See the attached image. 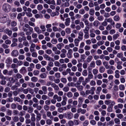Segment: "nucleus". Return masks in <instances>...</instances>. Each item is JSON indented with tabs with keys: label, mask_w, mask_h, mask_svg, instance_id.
Here are the masks:
<instances>
[{
	"label": "nucleus",
	"mask_w": 126,
	"mask_h": 126,
	"mask_svg": "<svg viewBox=\"0 0 126 126\" xmlns=\"http://www.w3.org/2000/svg\"><path fill=\"white\" fill-rule=\"evenodd\" d=\"M8 19V16L7 14H4L2 16L0 17V21L3 23L6 22Z\"/></svg>",
	"instance_id": "nucleus-1"
},
{
	"label": "nucleus",
	"mask_w": 126,
	"mask_h": 126,
	"mask_svg": "<svg viewBox=\"0 0 126 126\" xmlns=\"http://www.w3.org/2000/svg\"><path fill=\"white\" fill-rule=\"evenodd\" d=\"M11 7L10 6L7 4H4L2 7V9L6 12H8L10 10Z\"/></svg>",
	"instance_id": "nucleus-2"
},
{
	"label": "nucleus",
	"mask_w": 126,
	"mask_h": 126,
	"mask_svg": "<svg viewBox=\"0 0 126 126\" xmlns=\"http://www.w3.org/2000/svg\"><path fill=\"white\" fill-rule=\"evenodd\" d=\"M34 112L36 114V120L37 122H38L40 120L41 118V114L39 113L38 111L37 110H34Z\"/></svg>",
	"instance_id": "nucleus-3"
},
{
	"label": "nucleus",
	"mask_w": 126,
	"mask_h": 126,
	"mask_svg": "<svg viewBox=\"0 0 126 126\" xmlns=\"http://www.w3.org/2000/svg\"><path fill=\"white\" fill-rule=\"evenodd\" d=\"M106 20L107 21V22L110 23L111 25L112 26L114 25L115 24L113 20L112 19L110 18H106L105 19V21Z\"/></svg>",
	"instance_id": "nucleus-4"
},
{
	"label": "nucleus",
	"mask_w": 126,
	"mask_h": 126,
	"mask_svg": "<svg viewBox=\"0 0 126 126\" xmlns=\"http://www.w3.org/2000/svg\"><path fill=\"white\" fill-rule=\"evenodd\" d=\"M18 54V52L16 50H13L11 53V54L12 56L13 57H16Z\"/></svg>",
	"instance_id": "nucleus-5"
},
{
	"label": "nucleus",
	"mask_w": 126,
	"mask_h": 126,
	"mask_svg": "<svg viewBox=\"0 0 126 126\" xmlns=\"http://www.w3.org/2000/svg\"><path fill=\"white\" fill-rule=\"evenodd\" d=\"M5 33L7 34L8 35L10 36L12 34V31L11 30H9L8 28L4 30Z\"/></svg>",
	"instance_id": "nucleus-6"
},
{
	"label": "nucleus",
	"mask_w": 126,
	"mask_h": 126,
	"mask_svg": "<svg viewBox=\"0 0 126 126\" xmlns=\"http://www.w3.org/2000/svg\"><path fill=\"white\" fill-rule=\"evenodd\" d=\"M70 18L68 17L65 19V24L66 26H68L70 25Z\"/></svg>",
	"instance_id": "nucleus-7"
},
{
	"label": "nucleus",
	"mask_w": 126,
	"mask_h": 126,
	"mask_svg": "<svg viewBox=\"0 0 126 126\" xmlns=\"http://www.w3.org/2000/svg\"><path fill=\"white\" fill-rule=\"evenodd\" d=\"M119 73L120 72L118 70H116L115 71L114 77L115 78L117 79L119 78L120 77Z\"/></svg>",
	"instance_id": "nucleus-8"
},
{
	"label": "nucleus",
	"mask_w": 126,
	"mask_h": 126,
	"mask_svg": "<svg viewBox=\"0 0 126 126\" xmlns=\"http://www.w3.org/2000/svg\"><path fill=\"white\" fill-rule=\"evenodd\" d=\"M59 14V12L58 11H55V12H52L50 14L51 16L54 17L55 16H58Z\"/></svg>",
	"instance_id": "nucleus-9"
},
{
	"label": "nucleus",
	"mask_w": 126,
	"mask_h": 126,
	"mask_svg": "<svg viewBox=\"0 0 126 126\" xmlns=\"http://www.w3.org/2000/svg\"><path fill=\"white\" fill-rule=\"evenodd\" d=\"M52 87L54 88L55 90H58L59 89L58 86L55 83H52Z\"/></svg>",
	"instance_id": "nucleus-10"
},
{
	"label": "nucleus",
	"mask_w": 126,
	"mask_h": 126,
	"mask_svg": "<svg viewBox=\"0 0 126 126\" xmlns=\"http://www.w3.org/2000/svg\"><path fill=\"white\" fill-rule=\"evenodd\" d=\"M34 29L35 31L38 34L41 33L42 32V31L40 30L39 28L38 27H35Z\"/></svg>",
	"instance_id": "nucleus-11"
},
{
	"label": "nucleus",
	"mask_w": 126,
	"mask_h": 126,
	"mask_svg": "<svg viewBox=\"0 0 126 126\" xmlns=\"http://www.w3.org/2000/svg\"><path fill=\"white\" fill-rule=\"evenodd\" d=\"M12 62L11 59L10 57L7 58L5 60L6 63L8 64H10Z\"/></svg>",
	"instance_id": "nucleus-12"
},
{
	"label": "nucleus",
	"mask_w": 126,
	"mask_h": 126,
	"mask_svg": "<svg viewBox=\"0 0 126 126\" xmlns=\"http://www.w3.org/2000/svg\"><path fill=\"white\" fill-rule=\"evenodd\" d=\"M25 14V13L24 12L19 13L17 15V18L18 19H19L22 18L21 17L22 16H24Z\"/></svg>",
	"instance_id": "nucleus-13"
},
{
	"label": "nucleus",
	"mask_w": 126,
	"mask_h": 126,
	"mask_svg": "<svg viewBox=\"0 0 126 126\" xmlns=\"http://www.w3.org/2000/svg\"><path fill=\"white\" fill-rule=\"evenodd\" d=\"M75 86L77 88L78 90L79 91H81L83 89V86L81 85H76V84H75Z\"/></svg>",
	"instance_id": "nucleus-14"
},
{
	"label": "nucleus",
	"mask_w": 126,
	"mask_h": 126,
	"mask_svg": "<svg viewBox=\"0 0 126 126\" xmlns=\"http://www.w3.org/2000/svg\"><path fill=\"white\" fill-rule=\"evenodd\" d=\"M103 64L106 69H108L110 68V66L108 65V62L106 61L104 62H103Z\"/></svg>",
	"instance_id": "nucleus-15"
},
{
	"label": "nucleus",
	"mask_w": 126,
	"mask_h": 126,
	"mask_svg": "<svg viewBox=\"0 0 126 126\" xmlns=\"http://www.w3.org/2000/svg\"><path fill=\"white\" fill-rule=\"evenodd\" d=\"M92 72L94 76L96 75V76L95 77V79H96V75L98 72V70L96 68L94 69H93L92 70Z\"/></svg>",
	"instance_id": "nucleus-16"
},
{
	"label": "nucleus",
	"mask_w": 126,
	"mask_h": 126,
	"mask_svg": "<svg viewBox=\"0 0 126 126\" xmlns=\"http://www.w3.org/2000/svg\"><path fill=\"white\" fill-rule=\"evenodd\" d=\"M105 70V68L103 66H100L99 68V71L101 73L104 72Z\"/></svg>",
	"instance_id": "nucleus-17"
},
{
	"label": "nucleus",
	"mask_w": 126,
	"mask_h": 126,
	"mask_svg": "<svg viewBox=\"0 0 126 126\" xmlns=\"http://www.w3.org/2000/svg\"><path fill=\"white\" fill-rule=\"evenodd\" d=\"M28 85L29 87L33 88L35 87V84L33 82H29L28 83Z\"/></svg>",
	"instance_id": "nucleus-18"
},
{
	"label": "nucleus",
	"mask_w": 126,
	"mask_h": 126,
	"mask_svg": "<svg viewBox=\"0 0 126 126\" xmlns=\"http://www.w3.org/2000/svg\"><path fill=\"white\" fill-rule=\"evenodd\" d=\"M44 58L46 59V60H48V61H50L51 58L48 55L45 54L43 56Z\"/></svg>",
	"instance_id": "nucleus-19"
},
{
	"label": "nucleus",
	"mask_w": 126,
	"mask_h": 126,
	"mask_svg": "<svg viewBox=\"0 0 126 126\" xmlns=\"http://www.w3.org/2000/svg\"><path fill=\"white\" fill-rule=\"evenodd\" d=\"M13 120V122H17L19 121V118L17 116H15L14 117Z\"/></svg>",
	"instance_id": "nucleus-20"
},
{
	"label": "nucleus",
	"mask_w": 126,
	"mask_h": 126,
	"mask_svg": "<svg viewBox=\"0 0 126 126\" xmlns=\"http://www.w3.org/2000/svg\"><path fill=\"white\" fill-rule=\"evenodd\" d=\"M31 81L33 82H35L38 80V78L35 77H33L31 78Z\"/></svg>",
	"instance_id": "nucleus-21"
},
{
	"label": "nucleus",
	"mask_w": 126,
	"mask_h": 126,
	"mask_svg": "<svg viewBox=\"0 0 126 126\" xmlns=\"http://www.w3.org/2000/svg\"><path fill=\"white\" fill-rule=\"evenodd\" d=\"M93 58V57L91 55L89 56L87 59V62L88 63L90 62L92 60Z\"/></svg>",
	"instance_id": "nucleus-22"
},
{
	"label": "nucleus",
	"mask_w": 126,
	"mask_h": 126,
	"mask_svg": "<svg viewBox=\"0 0 126 126\" xmlns=\"http://www.w3.org/2000/svg\"><path fill=\"white\" fill-rule=\"evenodd\" d=\"M14 100L15 101H16L18 102H20L21 101V99L19 97H15L14 98Z\"/></svg>",
	"instance_id": "nucleus-23"
},
{
	"label": "nucleus",
	"mask_w": 126,
	"mask_h": 126,
	"mask_svg": "<svg viewBox=\"0 0 126 126\" xmlns=\"http://www.w3.org/2000/svg\"><path fill=\"white\" fill-rule=\"evenodd\" d=\"M94 13V10L92 8L90 9L89 10V14L92 16H93Z\"/></svg>",
	"instance_id": "nucleus-24"
},
{
	"label": "nucleus",
	"mask_w": 126,
	"mask_h": 126,
	"mask_svg": "<svg viewBox=\"0 0 126 126\" xmlns=\"http://www.w3.org/2000/svg\"><path fill=\"white\" fill-rule=\"evenodd\" d=\"M99 22L97 20H95L94 22L93 25L95 27H97L99 25Z\"/></svg>",
	"instance_id": "nucleus-25"
},
{
	"label": "nucleus",
	"mask_w": 126,
	"mask_h": 126,
	"mask_svg": "<svg viewBox=\"0 0 126 126\" xmlns=\"http://www.w3.org/2000/svg\"><path fill=\"white\" fill-rule=\"evenodd\" d=\"M119 88L120 90H124L125 88V86L122 84H121L119 86Z\"/></svg>",
	"instance_id": "nucleus-26"
},
{
	"label": "nucleus",
	"mask_w": 126,
	"mask_h": 126,
	"mask_svg": "<svg viewBox=\"0 0 126 126\" xmlns=\"http://www.w3.org/2000/svg\"><path fill=\"white\" fill-rule=\"evenodd\" d=\"M79 39H75L74 40V42L76 46L77 47L78 46L79 43Z\"/></svg>",
	"instance_id": "nucleus-27"
},
{
	"label": "nucleus",
	"mask_w": 126,
	"mask_h": 126,
	"mask_svg": "<svg viewBox=\"0 0 126 126\" xmlns=\"http://www.w3.org/2000/svg\"><path fill=\"white\" fill-rule=\"evenodd\" d=\"M16 78L18 79H20L22 77V75L19 73H17L16 74Z\"/></svg>",
	"instance_id": "nucleus-28"
},
{
	"label": "nucleus",
	"mask_w": 126,
	"mask_h": 126,
	"mask_svg": "<svg viewBox=\"0 0 126 126\" xmlns=\"http://www.w3.org/2000/svg\"><path fill=\"white\" fill-rule=\"evenodd\" d=\"M114 121L115 123L119 125L120 123V120L118 118H115Z\"/></svg>",
	"instance_id": "nucleus-29"
},
{
	"label": "nucleus",
	"mask_w": 126,
	"mask_h": 126,
	"mask_svg": "<svg viewBox=\"0 0 126 126\" xmlns=\"http://www.w3.org/2000/svg\"><path fill=\"white\" fill-rule=\"evenodd\" d=\"M89 74L88 75V77L90 79H92L93 77V75L92 74L91 72L89 71Z\"/></svg>",
	"instance_id": "nucleus-30"
},
{
	"label": "nucleus",
	"mask_w": 126,
	"mask_h": 126,
	"mask_svg": "<svg viewBox=\"0 0 126 126\" xmlns=\"http://www.w3.org/2000/svg\"><path fill=\"white\" fill-rule=\"evenodd\" d=\"M120 19V17L116 15L114 16L113 19L114 20L116 21H117L119 20Z\"/></svg>",
	"instance_id": "nucleus-31"
},
{
	"label": "nucleus",
	"mask_w": 126,
	"mask_h": 126,
	"mask_svg": "<svg viewBox=\"0 0 126 126\" xmlns=\"http://www.w3.org/2000/svg\"><path fill=\"white\" fill-rule=\"evenodd\" d=\"M66 95L68 98H71L72 97L73 94L71 92H69L67 93Z\"/></svg>",
	"instance_id": "nucleus-32"
},
{
	"label": "nucleus",
	"mask_w": 126,
	"mask_h": 126,
	"mask_svg": "<svg viewBox=\"0 0 126 126\" xmlns=\"http://www.w3.org/2000/svg\"><path fill=\"white\" fill-rule=\"evenodd\" d=\"M62 45L64 46L63 44L62 43L58 44L57 45V48L59 50L61 49Z\"/></svg>",
	"instance_id": "nucleus-33"
},
{
	"label": "nucleus",
	"mask_w": 126,
	"mask_h": 126,
	"mask_svg": "<svg viewBox=\"0 0 126 126\" xmlns=\"http://www.w3.org/2000/svg\"><path fill=\"white\" fill-rule=\"evenodd\" d=\"M95 63L96 65L98 66H100L102 64L101 61L99 60H96Z\"/></svg>",
	"instance_id": "nucleus-34"
},
{
	"label": "nucleus",
	"mask_w": 126,
	"mask_h": 126,
	"mask_svg": "<svg viewBox=\"0 0 126 126\" xmlns=\"http://www.w3.org/2000/svg\"><path fill=\"white\" fill-rule=\"evenodd\" d=\"M25 58V56L23 55H19L18 57V59L19 60H22Z\"/></svg>",
	"instance_id": "nucleus-35"
},
{
	"label": "nucleus",
	"mask_w": 126,
	"mask_h": 126,
	"mask_svg": "<svg viewBox=\"0 0 126 126\" xmlns=\"http://www.w3.org/2000/svg\"><path fill=\"white\" fill-rule=\"evenodd\" d=\"M11 107L12 109L15 110L16 108V105L15 104L13 103L11 104Z\"/></svg>",
	"instance_id": "nucleus-36"
},
{
	"label": "nucleus",
	"mask_w": 126,
	"mask_h": 126,
	"mask_svg": "<svg viewBox=\"0 0 126 126\" xmlns=\"http://www.w3.org/2000/svg\"><path fill=\"white\" fill-rule=\"evenodd\" d=\"M21 90H22L23 93L25 94H27L29 90L28 89H24L22 88Z\"/></svg>",
	"instance_id": "nucleus-37"
},
{
	"label": "nucleus",
	"mask_w": 126,
	"mask_h": 126,
	"mask_svg": "<svg viewBox=\"0 0 126 126\" xmlns=\"http://www.w3.org/2000/svg\"><path fill=\"white\" fill-rule=\"evenodd\" d=\"M17 25V23L15 21H12L11 23V25L13 27L16 26Z\"/></svg>",
	"instance_id": "nucleus-38"
},
{
	"label": "nucleus",
	"mask_w": 126,
	"mask_h": 126,
	"mask_svg": "<svg viewBox=\"0 0 126 126\" xmlns=\"http://www.w3.org/2000/svg\"><path fill=\"white\" fill-rule=\"evenodd\" d=\"M90 66L92 68L95 67V63L94 61H92L90 64Z\"/></svg>",
	"instance_id": "nucleus-39"
},
{
	"label": "nucleus",
	"mask_w": 126,
	"mask_h": 126,
	"mask_svg": "<svg viewBox=\"0 0 126 126\" xmlns=\"http://www.w3.org/2000/svg\"><path fill=\"white\" fill-rule=\"evenodd\" d=\"M33 110V109L31 107H29L28 108V112L30 113H32Z\"/></svg>",
	"instance_id": "nucleus-40"
},
{
	"label": "nucleus",
	"mask_w": 126,
	"mask_h": 126,
	"mask_svg": "<svg viewBox=\"0 0 126 126\" xmlns=\"http://www.w3.org/2000/svg\"><path fill=\"white\" fill-rule=\"evenodd\" d=\"M89 28L87 27H85V29L83 30V31L84 33L85 34L89 33V29H88Z\"/></svg>",
	"instance_id": "nucleus-41"
},
{
	"label": "nucleus",
	"mask_w": 126,
	"mask_h": 126,
	"mask_svg": "<svg viewBox=\"0 0 126 126\" xmlns=\"http://www.w3.org/2000/svg\"><path fill=\"white\" fill-rule=\"evenodd\" d=\"M16 14L15 13H12L11 14V18L12 19L15 18L16 17Z\"/></svg>",
	"instance_id": "nucleus-42"
},
{
	"label": "nucleus",
	"mask_w": 126,
	"mask_h": 126,
	"mask_svg": "<svg viewBox=\"0 0 126 126\" xmlns=\"http://www.w3.org/2000/svg\"><path fill=\"white\" fill-rule=\"evenodd\" d=\"M71 113L70 112H68L67 113V118L69 119H71L72 117L71 116Z\"/></svg>",
	"instance_id": "nucleus-43"
},
{
	"label": "nucleus",
	"mask_w": 126,
	"mask_h": 126,
	"mask_svg": "<svg viewBox=\"0 0 126 126\" xmlns=\"http://www.w3.org/2000/svg\"><path fill=\"white\" fill-rule=\"evenodd\" d=\"M82 74V75L84 76H87V71L86 69L84 70L83 71Z\"/></svg>",
	"instance_id": "nucleus-44"
},
{
	"label": "nucleus",
	"mask_w": 126,
	"mask_h": 126,
	"mask_svg": "<svg viewBox=\"0 0 126 126\" xmlns=\"http://www.w3.org/2000/svg\"><path fill=\"white\" fill-rule=\"evenodd\" d=\"M84 80V78L82 77H80L79 78L78 82L79 83H81L83 82Z\"/></svg>",
	"instance_id": "nucleus-45"
},
{
	"label": "nucleus",
	"mask_w": 126,
	"mask_h": 126,
	"mask_svg": "<svg viewBox=\"0 0 126 126\" xmlns=\"http://www.w3.org/2000/svg\"><path fill=\"white\" fill-rule=\"evenodd\" d=\"M61 81L64 83H66L67 82V80L66 78H62L61 79Z\"/></svg>",
	"instance_id": "nucleus-46"
},
{
	"label": "nucleus",
	"mask_w": 126,
	"mask_h": 126,
	"mask_svg": "<svg viewBox=\"0 0 126 126\" xmlns=\"http://www.w3.org/2000/svg\"><path fill=\"white\" fill-rule=\"evenodd\" d=\"M63 91L65 92H67L69 90V88L67 86H65L64 87L63 89Z\"/></svg>",
	"instance_id": "nucleus-47"
},
{
	"label": "nucleus",
	"mask_w": 126,
	"mask_h": 126,
	"mask_svg": "<svg viewBox=\"0 0 126 126\" xmlns=\"http://www.w3.org/2000/svg\"><path fill=\"white\" fill-rule=\"evenodd\" d=\"M95 90V88L94 87H92L91 88V94H93L94 93V91Z\"/></svg>",
	"instance_id": "nucleus-48"
},
{
	"label": "nucleus",
	"mask_w": 126,
	"mask_h": 126,
	"mask_svg": "<svg viewBox=\"0 0 126 126\" xmlns=\"http://www.w3.org/2000/svg\"><path fill=\"white\" fill-rule=\"evenodd\" d=\"M103 17L101 16H99L97 17V20L100 21H102L103 20Z\"/></svg>",
	"instance_id": "nucleus-49"
},
{
	"label": "nucleus",
	"mask_w": 126,
	"mask_h": 126,
	"mask_svg": "<svg viewBox=\"0 0 126 126\" xmlns=\"http://www.w3.org/2000/svg\"><path fill=\"white\" fill-rule=\"evenodd\" d=\"M55 65L57 67H59L60 65V64L59 62L57 61H55L54 62Z\"/></svg>",
	"instance_id": "nucleus-50"
},
{
	"label": "nucleus",
	"mask_w": 126,
	"mask_h": 126,
	"mask_svg": "<svg viewBox=\"0 0 126 126\" xmlns=\"http://www.w3.org/2000/svg\"><path fill=\"white\" fill-rule=\"evenodd\" d=\"M47 2V4H52L54 5L55 4V1L54 0H52L51 1L50 0Z\"/></svg>",
	"instance_id": "nucleus-51"
},
{
	"label": "nucleus",
	"mask_w": 126,
	"mask_h": 126,
	"mask_svg": "<svg viewBox=\"0 0 126 126\" xmlns=\"http://www.w3.org/2000/svg\"><path fill=\"white\" fill-rule=\"evenodd\" d=\"M75 84L73 82H70L67 84V85L68 86L73 87L75 86Z\"/></svg>",
	"instance_id": "nucleus-52"
},
{
	"label": "nucleus",
	"mask_w": 126,
	"mask_h": 126,
	"mask_svg": "<svg viewBox=\"0 0 126 126\" xmlns=\"http://www.w3.org/2000/svg\"><path fill=\"white\" fill-rule=\"evenodd\" d=\"M9 80L10 82L12 83H14L15 82V80L12 77L10 78L9 79Z\"/></svg>",
	"instance_id": "nucleus-53"
},
{
	"label": "nucleus",
	"mask_w": 126,
	"mask_h": 126,
	"mask_svg": "<svg viewBox=\"0 0 126 126\" xmlns=\"http://www.w3.org/2000/svg\"><path fill=\"white\" fill-rule=\"evenodd\" d=\"M8 38L9 37L6 34H4L3 35L2 37V39L4 40H6L8 39Z\"/></svg>",
	"instance_id": "nucleus-54"
},
{
	"label": "nucleus",
	"mask_w": 126,
	"mask_h": 126,
	"mask_svg": "<svg viewBox=\"0 0 126 126\" xmlns=\"http://www.w3.org/2000/svg\"><path fill=\"white\" fill-rule=\"evenodd\" d=\"M104 41H103V40L100 41L98 42L97 43V44L98 46H100L101 45H103L104 44Z\"/></svg>",
	"instance_id": "nucleus-55"
},
{
	"label": "nucleus",
	"mask_w": 126,
	"mask_h": 126,
	"mask_svg": "<svg viewBox=\"0 0 126 126\" xmlns=\"http://www.w3.org/2000/svg\"><path fill=\"white\" fill-rule=\"evenodd\" d=\"M119 36V35L118 34H114L113 36V40H116Z\"/></svg>",
	"instance_id": "nucleus-56"
},
{
	"label": "nucleus",
	"mask_w": 126,
	"mask_h": 126,
	"mask_svg": "<svg viewBox=\"0 0 126 126\" xmlns=\"http://www.w3.org/2000/svg\"><path fill=\"white\" fill-rule=\"evenodd\" d=\"M65 31L66 33L68 34H70L71 32V29L69 28H67L65 30Z\"/></svg>",
	"instance_id": "nucleus-57"
},
{
	"label": "nucleus",
	"mask_w": 126,
	"mask_h": 126,
	"mask_svg": "<svg viewBox=\"0 0 126 126\" xmlns=\"http://www.w3.org/2000/svg\"><path fill=\"white\" fill-rule=\"evenodd\" d=\"M43 8L42 5L41 4L38 5L37 6V9L39 10H42Z\"/></svg>",
	"instance_id": "nucleus-58"
},
{
	"label": "nucleus",
	"mask_w": 126,
	"mask_h": 126,
	"mask_svg": "<svg viewBox=\"0 0 126 126\" xmlns=\"http://www.w3.org/2000/svg\"><path fill=\"white\" fill-rule=\"evenodd\" d=\"M85 13V10L83 9H80L79 11V13L80 14L83 15Z\"/></svg>",
	"instance_id": "nucleus-59"
},
{
	"label": "nucleus",
	"mask_w": 126,
	"mask_h": 126,
	"mask_svg": "<svg viewBox=\"0 0 126 126\" xmlns=\"http://www.w3.org/2000/svg\"><path fill=\"white\" fill-rule=\"evenodd\" d=\"M74 56L75 58H78L79 56V54L77 52H75L74 53Z\"/></svg>",
	"instance_id": "nucleus-60"
},
{
	"label": "nucleus",
	"mask_w": 126,
	"mask_h": 126,
	"mask_svg": "<svg viewBox=\"0 0 126 126\" xmlns=\"http://www.w3.org/2000/svg\"><path fill=\"white\" fill-rule=\"evenodd\" d=\"M47 76V75L46 73H43L40 75V77L42 78H45Z\"/></svg>",
	"instance_id": "nucleus-61"
},
{
	"label": "nucleus",
	"mask_w": 126,
	"mask_h": 126,
	"mask_svg": "<svg viewBox=\"0 0 126 126\" xmlns=\"http://www.w3.org/2000/svg\"><path fill=\"white\" fill-rule=\"evenodd\" d=\"M46 123L47 124L50 125L52 123V121L50 119H48L46 121Z\"/></svg>",
	"instance_id": "nucleus-62"
},
{
	"label": "nucleus",
	"mask_w": 126,
	"mask_h": 126,
	"mask_svg": "<svg viewBox=\"0 0 126 126\" xmlns=\"http://www.w3.org/2000/svg\"><path fill=\"white\" fill-rule=\"evenodd\" d=\"M90 123L92 125H95L96 124V122L94 120H92L90 121Z\"/></svg>",
	"instance_id": "nucleus-63"
},
{
	"label": "nucleus",
	"mask_w": 126,
	"mask_h": 126,
	"mask_svg": "<svg viewBox=\"0 0 126 126\" xmlns=\"http://www.w3.org/2000/svg\"><path fill=\"white\" fill-rule=\"evenodd\" d=\"M68 124L69 126H73L74 123V122L72 121H70L68 122Z\"/></svg>",
	"instance_id": "nucleus-64"
}]
</instances>
